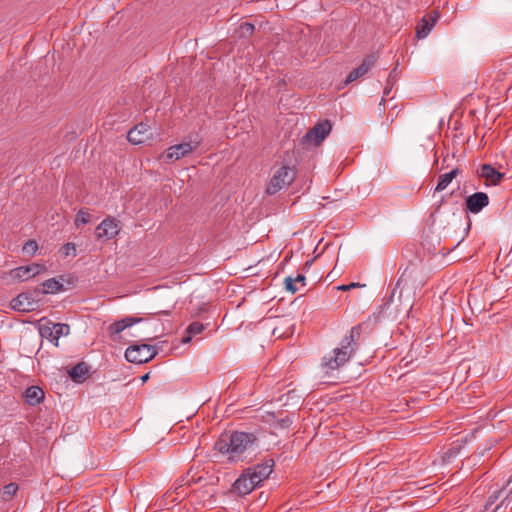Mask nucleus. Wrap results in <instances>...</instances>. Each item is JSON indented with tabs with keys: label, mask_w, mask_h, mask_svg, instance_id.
<instances>
[{
	"label": "nucleus",
	"mask_w": 512,
	"mask_h": 512,
	"mask_svg": "<svg viewBox=\"0 0 512 512\" xmlns=\"http://www.w3.org/2000/svg\"><path fill=\"white\" fill-rule=\"evenodd\" d=\"M368 326L367 322H363L351 328L349 335L345 336L341 345L335 348L333 356L323 357L321 366L325 369L326 373L331 370H337L347 363L358 349V340L362 330Z\"/></svg>",
	"instance_id": "1"
},
{
	"label": "nucleus",
	"mask_w": 512,
	"mask_h": 512,
	"mask_svg": "<svg viewBox=\"0 0 512 512\" xmlns=\"http://www.w3.org/2000/svg\"><path fill=\"white\" fill-rule=\"evenodd\" d=\"M257 442L254 433L234 431L229 436L219 438L215 443V449L222 454H227L232 462L243 461L245 451L252 448Z\"/></svg>",
	"instance_id": "2"
},
{
	"label": "nucleus",
	"mask_w": 512,
	"mask_h": 512,
	"mask_svg": "<svg viewBox=\"0 0 512 512\" xmlns=\"http://www.w3.org/2000/svg\"><path fill=\"white\" fill-rule=\"evenodd\" d=\"M296 174L295 167L282 165L271 177L266 187V193L268 195H275L280 190L289 187L295 180Z\"/></svg>",
	"instance_id": "3"
},
{
	"label": "nucleus",
	"mask_w": 512,
	"mask_h": 512,
	"mask_svg": "<svg viewBox=\"0 0 512 512\" xmlns=\"http://www.w3.org/2000/svg\"><path fill=\"white\" fill-rule=\"evenodd\" d=\"M41 301L40 288H35L33 291L20 293L17 297L11 300L12 309L19 312L35 311L39 307Z\"/></svg>",
	"instance_id": "4"
},
{
	"label": "nucleus",
	"mask_w": 512,
	"mask_h": 512,
	"mask_svg": "<svg viewBox=\"0 0 512 512\" xmlns=\"http://www.w3.org/2000/svg\"><path fill=\"white\" fill-rule=\"evenodd\" d=\"M157 355L154 346L149 344H135L129 346L125 351V358L128 362L142 364L152 360Z\"/></svg>",
	"instance_id": "5"
},
{
	"label": "nucleus",
	"mask_w": 512,
	"mask_h": 512,
	"mask_svg": "<svg viewBox=\"0 0 512 512\" xmlns=\"http://www.w3.org/2000/svg\"><path fill=\"white\" fill-rule=\"evenodd\" d=\"M199 146H200V141H196V140L173 145V146L169 147L161 155V159H163L165 162H172V161L179 160V159L189 155L190 153H192Z\"/></svg>",
	"instance_id": "6"
},
{
	"label": "nucleus",
	"mask_w": 512,
	"mask_h": 512,
	"mask_svg": "<svg viewBox=\"0 0 512 512\" xmlns=\"http://www.w3.org/2000/svg\"><path fill=\"white\" fill-rule=\"evenodd\" d=\"M69 330L70 327L68 324L52 323L50 321L39 327L41 337L50 340L55 346H58L59 338L62 335H67Z\"/></svg>",
	"instance_id": "7"
},
{
	"label": "nucleus",
	"mask_w": 512,
	"mask_h": 512,
	"mask_svg": "<svg viewBox=\"0 0 512 512\" xmlns=\"http://www.w3.org/2000/svg\"><path fill=\"white\" fill-rule=\"evenodd\" d=\"M332 130V123L330 120H323L318 122L311 128L304 136V140L308 143H314L316 146L320 145L322 141L329 135Z\"/></svg>",
	"instance_id": "8"
},
{
	"label": "nucleus",
	"mask_w": 512,
	"mask_h": 512,
	"mask_svg": "<svg viewBox=\"0 0 512 512\" xmlns=\"http://www.w3.org/2000/svg\"><path fill=\"white\" fill-rule=\"evenodd\" d=\"M153 138L152 128L144 122L135 125L127 133V140L134 145L143 144Z\"/></svg>",
	"instance_id": "9"
},
{
	"label": "nucleus",
	"mask_w": 512,
	"mask_h": 512,
	"mask_svg": "<svg viewBox=\"0 0 512 512\" xmlns=\"http://www.w3.org/2000/svg\"><path fill=\"white\" fill-rule=\"evenodd\" d=\"M119 221L115 218L108 217L104 219L95 229L97 239L109 240L119 233Z\"/></svg>",
	"instance_id": "10"
},
{
	"label": "nucleus",
	"mask_w": 512,
	"mask_h": 512,
	"mask_svg": "<svg viewBox=\"0 0 512 512\" xmlns=\"http://www.w3.org/2000/svg\"><path fill=\"white\" fill-rule=\"evenodd\" d=\"M274 467L273 459H266L264 462L259 463L253 467H249L246 471L252 476V479L260 485V483L269 477Z\"/></svg>",
	"instance_id": "11"
},
{
	"label": "nucleus",
	"mask_w": 512,
	"mask_h": 512,
	"mask_svg": "<svg viewBox=\"0 0 512 512\" xmlns=\"http://www.w3.org/2000/svg\"><path fill=\"white\" fill-rule=\"evenodd\" d=\"M258 484L252 479V476L244 470L240 477L234 482L232 491L240 496L251 493Z\"/></svg>",
	"instance_id": "12"
},
{
	"label": "nucleus",
	"mask_w": 512,
	"mask_h": 512,
	"mask_svg": "<svg viewBox=\"0 0 512 512\" xmlns=\"http://www.w3.org/2000/svg\"><path fill=\"white\" fill-rule=\"evenodd\" d=\"M375 62L376 57L374 55H367L364 57L362 63L348 74L344 84L348 85L366 75L368 71L374 66Z\"/></svg>",
	"instance_id": "13"
},
{
	"label": "nucleus",
	"mask_w": 512,
	"mask_h": 512,
	"mask_svg": "<svg viewBox=\"0 0 512 512\" xmlns=\"http://www.w3.org/2000/svg\"><path fill=\"white\" fill-rule=\"evenodd\" d=\"M488 204V195L484 192H476L465 199V210L472 214H477Z\"/></svg>",
	"instance_id": "14"
},
{
	"label": "nucleus",
	"mask_w": 512,
	"mask_h": 512,
	"mask_svg": "<svg viewBox=\"0 0 512 512\" xmlns=\"http://www.w3.org/2000/svg\"><path fill=\"white\" fill-rule=\"evenodd\" d=\"M438 19V12L432 11L427 16L421 18L420 22L416 27V37L423 39L428 36L431 29L434 27Z\"/></svg>",
	"instance_id": "15"
},
{
	"label": "nucleus",
	"mask_w": 512,
	"mask_h": 512,
	"mask_svg": "<svg viewBox=\"0 0 512 512\" xmlns=\"http://www.w3.org/2000/svg\"><path fill=\"white\" fill-rule=\"evenodd\" d=\"M45 267L36 263L27 265V266H20L11 271V275L14 279H18L21 281L28 280L29 278L36 276L39 274L42 270H44Z\"/></svg>",
	"instance_id": "16"
},
{
	"label": "nucleus",
	"mask_w": 512,
	"mask_h": 512,
	"mask_svg": "<svg viewBox=\"0 0 512 512\" xmlns=\"http://www.w3.org/2000/svg\"><path fill=\"white\" fill-rule=\"evenodd\" d=\"M480 176L485 179V185H498L504 178L505 174L497 171L490 164H483L480 169Z\"/></svg>",
	"instance_id": "17"
},
{
	"label": "nucleus",
	"mask_w": 512,
	"mask_h": 512,
	"mask_svg": "<svg viewBox=\"0 0 512 512\" xmlns=\"http://www.w3.org/2000/svg\"><path fill=\"white\" fill-rule=\"evenodd\" d=\"M143 321H144V318H142V317H134V316L125 317L119 321L112 323L109 326V328H108L109 335L111 337H113V336L121 333L126 328H128L134 324L141 323Z\"/></svg>",
	"instance_id": "18"
},
{
	"label": "nucleus",
	"mask_w": 512,
	"mask_h": 512,
	"mask_svg": "<svg viewBox=\"0 0 512 512\" xmlns=\"http://www.w3.org/2000/svg\"><path fill=\"white\" fill-rule=\"evenodd\" d=\"M416 274H417V271L415 268H413V267L405 268V270L399 277L395 288L392 291L391 298L394 297L397 289H400V293H401L403 291V289L408 288L409 283L415 278Z\"/></svg>",
	"instance_id": "19"
},
{
	"label": "nucleus",
	"mask_w": 512,
	"mask_h": 512,
	"mask_svg": "<svg viewBox=\"0 0 512 512\" xmlns=\"http://www.w3.org/2000/svg\"><path fill=\"white\" fill-rule=\"evenodd\" d=\"M23 396L27 404L36 406L44 400L45 394L39 386H30L25 390Z\"/></svg>",
	"instance_id": "20"
},
{
	"label": "nucleus",
	"mask_w": 512,
	"mask_h": 512,
	"mask_svg": "<svg viewBox=\"0 0 512 512\" xmlns=\"http://www.w3.org/2000/svg\"><path fill=\"white\" fill-rule=\"evenodd\" d=\"M89 372V367L85 362H80L73 366L69 370V376L75 381V382H82L86 379L87 374Z\"/></svg>",
	"instance_id": "21"
},
{
	"label": "nucleus",
	"mask_w": 512,
	"mask_h": 512,
	"mask_svg": "<svg viewBox=\"0 0 512 512\" xmlns=\"http://www.w3.org/2000/svg\"><path fill=\"white\" fill-rule=\"evenodd\" d=\"M41 286L43 287L40 289L41 297L45 294H55L64 290L63 284L55 278H50L44 281Z\"/></svg>",
	"instance_id": "22"
},
{
	"label": "nucleus",
	"mask_w": 512,
	"mask_h": 512,
	"mask_svg": "<svg viewBox=\"0 0 512 512\" xmlns=\"http://www.w3.org/2000/svg\"><path fill=\"white\" fill-rule=\"evenodd\" d=\"M460 173V168L456 167L450 172L440 175L435 191H442L446 189V187L452 182V180L456 178Z\"/></svg>",
	"instance_id": "23"
},
{
	"label": "nucleus",
	"mask_w": 512,
	"mask_h": 512,
	"mask_svg": "<svg viewBox=\"0 0 512 512\" xmlns=\"http://www.w3.org/2000/svg\"><path fill=\"white\" fill-rule=\"evenodd\" d=\"M18 491V485L16 483H9L3 487L2 499L4 501H10Z\"/></svg>",
	"instance_id": "24"
},
{
	"label": "nucleus",
	"mask_w": 512,
	"mask_h": 512,
	"mask_svg": "<svg viewBox=\"0 0 512 512\" xmlns=\"http://www.w3.org/2000/svg\"><path fill=\"white\" fill-rule=\"evenodd\" d=\"M239 35L243 38H248L252 36L254 32V25L249 22H244L239 26Z\"/></svg>",
	"instance_id": "25"
},
{
	"label": "nucleus",
	"mask_w": 512,
	"mask_h": 512,
	"mask_svg": "<svg viewBox=\"0 0 512 512\" xmlns=\"http://www.w3.org/2000/svg\"><path fill=\"white\" fill-rule=\"evenodd\" d=\"M91 215L83 209H80L75 218V225L78 227L80 225H85L90 221Z\"/></svg>",
	"instance_id": "26"
},
{
	"label": "nucleus",
	"mask_w": 512,
	"mask_h": 512,
	"mask_svg": "<svg viewBox=\"0 0 512 512\" xmlns=\"http://www.w3.org/2000/svg\"><path fill=\"white\" fill-rule=\"evenodd\" d=\"M205 329L204 325L198 321L192 322L186 329V333L192 336L202 333Z\"/></svg>",
	"instance_id": "27"
},
{
	"label": "nucleus",
	"mask_w": 512,
	"mask_h": 512,
	"mask_svg": "<svg viewBox=\"0 0 512 512\" xmlns=\"http://www.w3.org/2000/svg\"><path fill=\"white\" fill-rule=\"evenodd\" d=\"M38 249V244L35 240H28L23 246V252L33 255Z\"/></svg>",
	"instance_id": "28"
},
{
	"label": "nucleus",
	"mask_w": 512,
	"mask_h": 512,
	"mask_svg": "<svg viewBox=\"0 0 512 512\" xmlns=\"http://www.w3.org/2000/svg\"><path fill=\"white\" fill-rule=\"evenodd\" d=\"M292 423V420L289 417L275 419L273 421V426L275 428L285 429L288 428Z\"/></svg>",
	"instance_id": "29"
},
{
	"label": "nucleus",
	"mask_w": 512,
	"mask_h": 512,
	"mask_svg": "<svg viewBox=\"0 0 512 512\" xmlns=\"http://www.w3.org/2000/svg\"><path fill=\"white\" fill-rule=\"evenodd\" d=\"M284 283H285V288L287 291H289L293 294L298 291V288L296 287L295 282L292 277H290V276L286 277Z\"/></svg>",
	"instance_id": "30"
},
{
	"label": "nucleus",
	"mask_w": 512,
	"mask_h": 512,
	"mask_svg": "<svg viewBox=\"0 0 512 512\" xmlns=\"http://www.w3.org/2000/svg\"><path fill=\"white\" fill-rule=\"evenodd\" d=\"M63 254L69 256L70 254L75 255L76 247L74 243H67L62 247Z\"/></svg>",
	"instance_id": "31"
},
{
	"label": "nucleus",
	"mask_w": 512,
	"mask_h": 512,
	"mask_svg": "<svg viewBox=\"0 0 512 512\" xmlns=\"http://www.w3.org/2000/svg\"><path fill=\"white\" fill-rule=\"evenodd\" d=\"M159 326L160 327L155 329L157 332H159V334L158 335H154L153 337L148 338V340H150V341L154 340V339L158 338L159 336H161V335H163L165 333L166 328L164 327V324L160 323Z\"/></svg>",
	"instance_id": "32"
},
{
	"label": "nucleus",
	"mask_w": 512,
	"mask_h": 512,
	"mask_svg": "<svg viewBox=\"0 0 512 512\" xmlns=\"http://www.w3.org/2000/svg\"><path fill=\"white\" fill-rule=\"evenodd\" d=\"M361 285L359 283H350L348 285H341V286H338L337 289L338 290H342V291H348L354 287H360Z\"/></svg>",
	"instance_id": "33"
},
{
	"label": "nucleus",
	"mask_w": 512,
	"mask_h": 512,
	"mask_svg": "<svg viewBox=\"0 0 512 512\" xmlns=\"http://www.w3.org/2000/svg\"><path fill=\"white\" fill-rule=\"evenodd\" d=\"M295 283H300L302 286L305 285V276L302 274H298L295 278H293Z\"/></svg>",
	"instance_id": "34"
},
{
	"label": "nucleus",
	"mask_w": 512,
	"mask_h": 512,
	"mask_svg": "<svg viewBox=\"0 0 512 512\" xmlns=\"http://www.w3.org/2000/svg\"><path fill=\"white\" fill-rule=\"evenodd\" d=\"M150 315H169L170 310H159L156 312L149 313Z\"/></svg>",
	"instance_id": "35"
},
{
	"label": "nucleus",
	"mask_w": 512,
	"mask_h": 512,
	"mask_svg": "<svg viewBox=\"0 0 512 512\" xmlns=\"http://www.w3.org/2000/svg\"><path fill=\"white\" fill-rule=\"evenodd\" d=\"M497 499H498V495L497 494L496 495H491L488 498L487 504L492 505Z\"/></svg>",
	"instance_id": "36"
},
{
	"label": "nucleus",
	"mask_w": 512,
	"mask_h": 512,
	"mask_svg": "<svg viewBox=\"0 0 512 512\" xmlns=\"http://www.w3.org/2000/svg\"><path fill=\"white\" fill-rule=\"evenodd\" d=\"M191 339H192V335L187 334V336H184V337H183L182 342H183V343H188V342H190V341H191Z\"/></svg>",
	"instance_id": "37"
},
{
	"label": "nucleus",
	"mask_w": 512,
	"mask_h": 512,
	"mask_svg": "<svg viewBox=\"0 0 512 512\" xmlns=\"http://www.w3.org/2000/svg\"><path fill=\"white\" fill-rule=\"evenodd\" d=\"M201 479H202V477H198V479H197V480H195V479L192 477L191 479H188V480L186 481V484H190L192 481L196 483V482L201 481Z\"/></svg>",
	"instance_id": "38"
},
{
	"label": "nucleus",
	"mask_w": 512,
	"mask_h": 512,
	"mask_svg": "<svg viewBox=\"0 0 512 512\" xmlns=\"http://www.w3.org/2000/svg\"><path fill=\"white\" fill-rule=\"evenodd\" d=\"M423 285H424L423 280H422V279H420V280L417 282V284H416V286H415V287H417V288H422V287H423Z\"/></svg>",
	"instance_id": "39"
},
{
	"label": "nucleus",
	"mask_w": 512,
	"mask_h": 512,
	"mask_svg": "<svg viewBox=\"0 0 512 512\" xmlns=\"http://www.w3.org/2000/svg\"><path fill=\"white\" fill-rule=\"evenodd\" d=\"M148 378H149V374L148 373L141 377L143 382L147 381Z\"/></svg>",
	"instance_id": "40"
},
{
	"label": "nucleus",
	"mask_w": 512,
	"mask_h": 512,
	"mask_svg": "<svg viewBox=\"0 0 512 512\" xmlns=\"http://www.w3.org/2000/svg\"><path fill=\"white\" fill-rule=\"evenodd\" d=\"M390 90H391V88L386 87V88L384 89V94H385V95H388V94L390 93Z\"/></svg>",
	"instance_id": "41"
},
{
	"label": "nucleus",
	"mask_w": 512,
	"mask_h": 512,
	"mask_svg": "<svg viewBox=\"0 0 512 512\" xmlns=\"http://www.w3.org/2000/svg\"><path fill=\"white\" fill-rule=\"evenodd\" d=\"M504 502H506V499H503V501H501V504H499V506H496V510H498L500 507H502V504H504Z\"/></svg>",
	"instance_id": "42"
},
{
	"label": "nucleus",
	"mask_w": 512,
	"mask_h": 512,
	"mask_svg": "<svg viewBox=\"0 0 512 512\" xmlns=\"http://www.w3.org/2000/svg\"><path fill=\"white\" fill-rule=\"evenodd\" d=\"M504 502H506V499H503V501H501V504H499V506H496V510H498L500 507H502V504H504Z\"/></svg>",
	"instance_id": "43"
},
{
	"label": "nucleus",
	"mask_w": 512,
	"mask_h": 512,
	"mask_svg": "<svg viewBox=\"0 0 512 512\" xmlns=\"http://www.w3.org/2000/svg\"><path fill=\"white\" fill-rule=\"evenodd\" d=\"M504 502H506V499H503V501H501V504H499V506H496V510H498L500 507H502V504H504Z\"/></svg>",
	"instance_id": "44"
},
{
	"label": "nucleus",
	"mask_w": 512,
	"mask_h": 512,
	"mask_svg": "<svg viewBox=\"0 0 512 512\" xmlns=\"http://www.w3.org/2000/svg\"><path fill=\"white\" fill-rule=\"evenodd\" d=\"M504 502H506V499H503V501H501V504H499V506H496V510H498L500 507H502V504H504Z\"/></svg>",
	"instance_id": "45"
},
{
	"label": "nucleus",
	"mask_w": 512,
	"mask_h": 512,
	"mask_svg": "<svg viewBox=\"0 0 512 512\" xmlns=\"http://www.w3.org/2000/svg\"><path fill=\"white\" fill-rule=\"evenodd\" d=\"M181 488H182V485H181V486L176 487L175 491H176V493H177V494H180V492H179L178 490H179V489H181Z\"/></svg>",
	"instance_id": "46"
},
{
	"label": "nucleus",
	"mask_w": 512,
	"mask_h": 512,
	"mask_svg": "<svg viewBox=\"0 0 512 512\" xmlns=\"http://www.w3.org/2000/svg\"><path fill=\"white\" fill-rule=\"evenodd\" d=\"M311 263H312V261H307V262L305 263V266H309Z\"/></svg>",
	"instance_id": "47"
},
{
	"label": "nucleus",
	"mask_w": 512,
	"mask_h": 512,
	"mask_svg": "<svg viewBox=\"0 0 512 512\" xmlns=\"http://www.w3.org/2000/svg\"><path fill=\"white\" fill-rule=\"evenodd\" d=\"M392 73H393V72H391V73L389 74L388 84L390 83V78L392 77Z\"/></svg>",
	"instance_id": "48"
},
{
	"label": "nucleus",
	"mask_w": 512,
	"mask_h": 512,
	"mask_svg": "<svg viewBox=\"0 0 512 512\" xmlns=\"http://www.w3.org/2000/svg\"><path fill=\"white\" fill-rule=\"evenodd\" d=\"M511 482H512V474H511V477L508 480V484H510Z\"/></svg>",
	"instance_id": "49"
},
{
	"label": "nucleus",
	"mask_w": 512,
	"mask_h": 512,
	"mask_svg": "<svg viewBox=\"0 0 512 512\" xmlns=\"http://www.w3.org/2000/svg\"><path fill=\"white\" fill-rule=\"evenodd\" d=\"M269 417H272L273 419H275V415L274 414H269Z\"/></svg>",
	"instance_id": "50"
},
{
	"label": "nucleus",
	"mask_w": 512,
	"mask_h": 512,
	"mask_svg": "<svg viewBox=\"0 0 512 512\" xmlns=\"http://www.w3.org/2000/svg\"><path fill=\"white\" fill-rule=\"evenodd\" d=\"M161 512H172V511H170V510H164V511H161Z\"/></svg>",
	"instance_id": "51"
}]
</instances>
